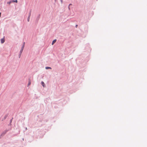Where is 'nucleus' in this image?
Listing matches in <instances>:
<instances>
[{"label":"nucleus","mask_w":147,"mask_h":147,"mask_svg":"<svg viewBox=\"0 0 147 147\" xmlns=\"http://www.w3.org/2000/svg\"><path fill=\"white\" fill-rule=\"evenodd\" d=\"M25 44V43L24 42L23 45L22 47L21 48V49L20 50V55H21V53H22V51H23L24 48V47Z\"/></svg>","instance_id":"f257e3e1"},{"label":"nucleus","mask_w":147,"mask_h":147,"mask_svg":"<svg viewBox=\"0 0 147 147\" xmlns=\"http://www.w3.org/2000/svg\"><path fill=\"white\" fill-rule=\"evenodd\" d=\"M1 42L2 43H3L5 42V40H4V38L1 39Z\"/></svg>","instance_id":"f03ea898"},{"label":"nucleus","mask_w":147,"mask_h":147,"mask_svg":"<svg viewBox=\"0 0 147 147\" xmlns=\"http://www.w3.org/2000/svg\"><path fill=\"white\" fill-rule=\"evenodd\" d=\"M31 16V12H30V13H29V16L28 17V22H29V20H30V16Z\"/></svg>","instance_id":"7ed1b4c3"},{"label":"nucleus","mask_w":147,"mask_h":147,"mask_svg":"<svg viewBox=\"0 0 147 147\" xmlns=\"http://www.w3.org/2000/svg\"><path fill=\"white\" fill-rule=\"evenodd\" d=\"M56 39H55V40H53L52 42V45H53L56 42Z\"/></svg>","instance_id":"20e7f679"},{"label":"nucleus","mask_w":147,"mask_h":147,"mask_svg":"<svg viewBox=\"0 0 147 147\" xmlns=\"http://www.w3.org/2000/svg\"><path fill=\"white\" fill-rule=\"evenodd\" d=\"M41 84H42V85L44 87L45 86V84L44 82L43 81H42V82H41Z\"/></svg>","instance_id":"39448f33"},{"label":"nucleus","mask_w":147,"mask_h":147,"mask_svg":"<svg viewBox=\"0 0 147 147\" xmlns=\"http://www.w3.org/2000/svg\"><path fill=\"white\" fill-rule=\"evenodd\" d=\"M31 82L30 80H29V82H28V86H29V85H30L31 84Z\"/></svg>","instance_id":"423d86ee"},{"label":"nucleus","mask_w":147,"mask_h":147,"mask_svg":"<svg viewBox=\"0 0 147 147\" xmlns=\"http://www.w3.org/2000/svg\"><path fill=\"white\" fill-rule=\"evenodd\" d=\"M45 68L46 69H51V68L50 67H46Z\"/></svg>","instance_id":"0eeeda50"},{"label":"nucleus","mask_w":147,"mask_h":147,"mask_svg":"<svg viewBox=\"0 0 147 147\" xmlns=\"http://www.w3.org/2000/svg\"><path fill=\"white\" fill-rule=\"evenodd\" d=\"M12 2H16V3H17L18 2L17 0H16L15 1L13 0L12 1Z\"/></svg>","instance_id":"6e6552de"},{"label":"nucleus","mask_w":147,"mask_h":147,"mask_svg":"<svg viewBox=\"0 0 147 147\" xmlns=\"http://www.w3.org/2000/svg\"><path fill=\"white\" fill-rule=\"evenodd\" d=\"M77 26H78V25H76V28H77Z\"/></svg>","instance_id":"1a4fd4ad"},{"label":"nucleus","mask_w":147,"mask_h":147,"mask_svg":"<svg viewBox=\"0 0 147 147\" xmlns=\"http://www.w3.org/2000/svg\"><path fill=\"white\" fill-rule=\"evenodd\" d=\"M1 13H0V17L1 16Z\"/></svg>","instance_id":"9d476101"},{"label":"nucleus","mask_w":147,"mask_h":147,"mask_svg":"<svg viewBox=\"0 0 147 147\" xmlns=\"http://www.w3.org/2000/svg\"><path fill=\"white\" fill-rule=\"evenodd\" d=\"M11 3V2H9V3Z\"/></svg>","instance_id":"9b49d317"}]
</instances>
